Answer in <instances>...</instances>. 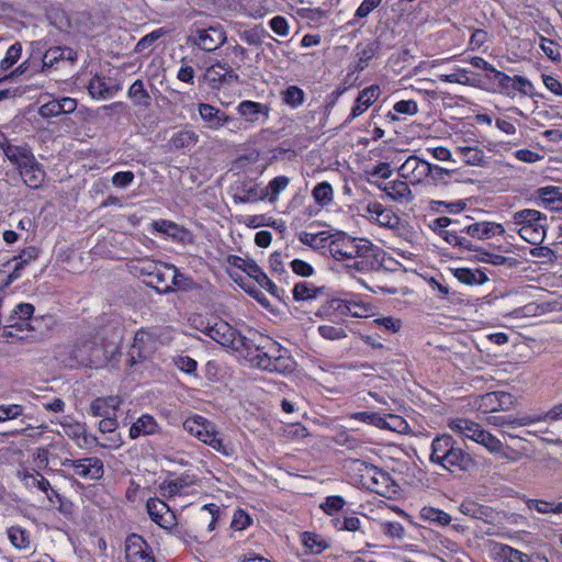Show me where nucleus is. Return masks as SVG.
<instances>
[{
  "instance_id": "38",
  "label": "nucleus",
  "mask_w": 562,
  "mask_h": 562,
  "mask_svg": "<svg viewBox=\"0 0 562 562\" xmlns=\"http://www.w3.org/2000/svg\"><path fill=\"white\" fill-rule=\"evenodd\" d=\"M322 291L307 282H299L294 285L292 293L295 301L313 300Z\"/></svg>"
},
{
  "instance_id": "63",
  "label": "nucleus",
  "mask_w": 562,
  "mask_h": 562,
  "mask_svg": "<svg viewBox=\"0 0 562 562\" xmlns=\"http://www.w3.org/2000/svg\"><path fill=\"white\" fill-rule=\"evenodd\" d=\"M540 47L548 58L551 60H560V47L555 42L546 37H541Z\"/></svg>"
},
{
  "instance_id": "9",
  "label": "nucleus",
  "mask_w": 562,
  "mask_h": 562,
  "mask_svg": "<svg viewBox=\"0 0 562 562\" xmlns=\"http://www.w3.org/2000/svg\"><path fill=\"white\" fill-rule=\"evenodd\" d=\"M69 366L93 367L101 362V349L92 341L76 345L69 353Z\"/></svg>"
},
{
  "instance_id": "36",
  "label": "nucleus",
  "mask_w": 562,
  "mask_h": 562,
  "mask_svg": "<svg viewBox=\"0 0 562 562\" xmlns=\"http://www.w3.org/2000/svg\"><path fill=\"white\" fill-rule=\"evenodd\" d=\"M420 518L426 521L436 522L439 526H447L451 521V517L446 512L435 507H423Z\"/></svg>"
},
{
  "instance_id": "52",
  "label": "nucleus",
  "mask_w": 562,
  "mask_h": 562,
  "mask_svg": "<svg viewBox=\"0 0 562 562\" xmlns=\"http://www.w3.org/2000/svg\"><path fill=\"white\" fill-rule=\"evenodd\" d=\"M389 229L393 231L395 235L407 239L411 236V231L405 220H402L396 214L389 215Z\"/></svg>"
},
{
  "instance_id": "31",
  "label": "nucleus",
  "mask_w": 562,
  "mask_h": 562,
  "mask_svg": "<svg viewBox=\"0 0 562 562\" xmlns=\"http://www.w3.org/2000/svg\"><path fill=\"white\" fill-rule=\"evenodd\" d=\"M299 240L306 246H310L313 249H323L328 247L331 237L326 232L321 233H308L301 232L299 234Z\"/></svg>"
},
{
  "instance_id": "10",
  "label": "nucleus",
  "mask_w": 562,
  "mask_h": 562,
  "mask_svg": "<svg viewBox=\"0 0 562 562\" xmlns=\"http://www.w3.org/2000/svg\"><path fill=\"white\" fill-rule=\"evenodd\" d=\"M125 559L126 562H156L146 540L136 533L125 540Z\"/></svg>"
},
{
  "instance_id": "29",
  "label": "nucleus",
  "mask_w": 562,
  "mask_h": 562,
  "mask_svg": "<svg viewBox=\"0 0 562 562\" xmlns=\"http://www.w3.org/2000/svg\"><path fill=\"white\" fill-rule=\"evenodd\" d=\"M378 87H369L359 94L351 109L349 121L361 115L372 104V102L378 98Z\"/></svg>"
},
{
  "instance_id": "57",
  "label": "nucleus",
  "mask_w": 562,
  "mask_h": 562,
  "mask_svg": "<svg viewBox=\"0 0 562 562\" xmlns=\"http://www.w3.org/2000/svg\"><path fill=\"white\" fill-rule=\"evenodd\" d=\"M21 53L22 46L20 43L11 45L5 53V56L0 61V68L7 70L12 67L20 59Z\"/></svg>"
},
{
  "instance_id": "18",
  "label": "nucleus",
  "mask_w": 562,
  "mask_h": 562,
  "mask_svg": "<svg viewBox=\"0 0 562 562\" xmlns=\"http://www.w3.org/2000/svg\"><path fill=\"white\" fill-rule=\"evenodd\" d=\"M173 269V265L161 262L158 268L155 270L147 284L154 289H156L159 293H170L173 291V288L168 283L170 279V270Z\"/></svg>"
},
{
  "instance_id": "50",
  "label": "nucleus",
  "mask_w": 562,
  "mask_h": 562,
  "mask_svg": "<svg viewBox=\"0 0 562 562\" xmlns=\"http://www.w3.org/2000/svg\"><path fill=\"white\" fill-rule=\"evenodd\" d=\"M23 482L29 487H37L44 493H47L50 490V483L47 479H45L40 472L35 473H24Z\"/></svg>"
},
{
  "instance_id": "45",
  "label": "nucleus",
  "mask_w": 562,
  "mask_h": 562,
  "mask_svg": "<svg viewBox=\"0 0 562 562\" xmlns=\"http://www.w3.org/2000/svg\"><path fill=\"white\" fill-rule=\"evenodd\" d=\"M169 508L170 507L164 501L157 497H151L146 503L147 513L150 519L156 524L162 517L164 514L169 512Z\"/></svg>"
},
{
  "instance_id": "46",
  "label": "nucleus",
  "mask_w": 562,
  "mask_h": 562,
  "mask_svg": "<svg viewBox=\"0 0 562 562\" xmlns=\"http://www.w3.org/2000/svg\"><path fill=\"white\" fill-rule=\"evenodd\" d=\"M391 362L397 367L392 368V371H394L393 379L395 383L401 386V383L405 382L408 376H411L407 369V359L404 355H396V359H393Z\"/></svg>"
},
{
  "instance_id": "39",
  "label": "nucleus",
  "mask_w": 562,
  "mask_h": 562,
  "mask_svg": "<svg viewBox=\"0 0 562 562\" xmlns=\"http://www.w3.org/2000/svg\"><path fill=\"white\" fill-rule=\"evenodd\" d=\"M357 307H359L357 304L340 299H331L327 302V310L337 312L339 315L360 316L359 312L355 311Z\"/></svg>"
},
{
  "instance_id": "33",
  "label": "nucleus",
  "mask_w": 562,
  "mask_h": 562,
  "mask_svg": "<svg viewBox=\"0 0 562 562\" xmlns=\"http://www.w3.org/2000/svg\"><path fill=\"white\" fill-rule=\"evenodd\" d=\"M454 172V169H446L428 162V170H426V177H428L430 182L435 186L448 184L449 178Z\"/></svg>"
},
{
  "instance_id": "55",
  "label": "nucleus",
  "mask_w": 562,
  "mask_h": 562,
  "mask_svg": "<svg viewBox=\"0 0 562 562\" xmlns=\"http://www.w3.org/2000/svg\"><path fill=\"white\" fill-rule=\"evenodd\" d=\"M353 418L382 429L386 428L385 418L375 412H359L353 415Z\"/></svg>"
},
{
  "instance_id": "25",
  "label": "nucleus",
  "mask_w": 562,
  "mask_h": 562,
  "mask_svg": "<svg viewBox=\"0 0 562 562\" xmlns=\"http://www.w3.org/2000/svg\"><path fill=\"white\" fill-rule=\"evenodd\" d=\"M127 97L136 108L148 109L151 104V97L142 79L135 80L127 90Z\"/></svg>"
},
{
  "instance_id": "2",
  "label": "nucleus",
  "mask_w": 562,
  "mask_h": 562,
  "mask_svg": "<svg viewBox=\"0 0 562 562\" xmlns=\"http://www.w3.org/2000/svg\"><path fill=\"white\" fill-rule=\"evenodd\" d=\"M328 249L336 260L353 259V262L347 267L356 270H380L385 260L383 249L374 246L368 239L355 238L346 234H340L331 239Z\"/></svg>"
},
{
  "instance_id": "58",
  "label": "nucleus",
  "mask_w": 562,
  "mask_h": 562,
  "mask_svg": "<svg viewBox=\"0 0 562 562\" xmlns=\"http://www.w3.org/2000/svg\"><path fill=\"white\" fill-rule=\"evenodd\" d=\"M283 101L292 108H297L304 102V92L299 87L291 86L283 92Z\"/></svg>"
},
{
  "instance_id": "5",
  "label": "nucleus",
  "mask_w": 562,
  "mask_h": 562,
  "mask_svg": "<svg viewBox=\"0 0 562 562\" xmlns=\"http://www.w3.org/2000/svg\"><path fill=\"white\" fill-rule=\"evenodd\" d=\"M183 428L190 435L194 436L195 438H198L205 445L210 446L221 454H231V451L224 443L223 438L220 437V434L216 430L215 425L207 420L206 418L200 415L190 417L183 423Z\"/></svg>"
},
{
  "instance_id": "47",
  "label": "nucleus",
  "mask_w": 562,
  "mask_h": 562,
  "mask_svg": "<svg viewBox=\"0 0 562 562\" xmlns=\"http://www.w3.org/2000/svg\"><path fill=\"white\" fill-rule=\"evenodd\" d=\"M38 257V249L36 247H27L23 249L18 257H15L13 260L15 261L14 270L12 274L18 278L19 277V270L23 269V267L35 260Z\"/></svg>"
},
{
  "instance_id": "61",
  "label": "nucleus",
  "mask_w": 562,
  "mask_h": 562,
  "mask_svg": "<svg viewBox=\"0 0 562 562\" xmlns=\"http://www.w3.org/2000/svg\"><path fill=\"white\" fill-rule=\"evenodd\" d=\"M490 82L496 85L495 90L499 93L505 94L506 97L509 94V86L512 81V77L506 75L503 71H497Z\"/></svg>"
},
{
  "instance_id": "22",
  "label": "nucleus",
  "mask_w": 562,
  "mask_h": 562,
  "mask_svg": "<svg viewBox=\"0 0 562 562\" xmlns=\"http://www.w3.org/2000/svg\"><path fill=\"white\" fill-rule=\"evenodd\" d=\"M34 313V306L30 303L18 304L10 316L7 318V327H15L23 329L27 326V322L31 319Z\"/></svg>"
},
{
  "instance_id": "20",
  "label": "nucleus",
  "mask_w": 562,
  "mask_h": 562,
  "mask_svg": "<svg viewBox=\"0 0 562 562\" xmlns=\"http://www.w3.org/2000/svg\"><path fill=\"white\" fill-rule=\"evenodd\" d=\"M460 512L473 519L491 522L494 519V510L474 501L465 499L460 504Z\"/></svg>"
},
{
  "instance_id": "28",
  "label": "nucleus",
  "mask_w": 562,
  "mask_h": 562,
  "mask_svg": "<svg viewBox=\"0 0 562 562\" xmlns=\"http://www.w3.org/2000/svg\"><path fill=\"white\" fill-rule=\"evenodd\" d=\"M199 142V135L192 130H180L169 140L172 148L177 150H190Z\"/></svg>"
},
{
  "instance_id": "13",
  "label": "nucleus",
  "mask_w": 562,
  "mask_h": 562,
  "mask_svg": "<svg viewBox=\"0 0 562 562\" xmlns=\"http://www.w3.org/2000/svg\"><path fill=\"white\" fill-rule=\"evenodd\" d=\"M426 170H428V162L411 155L400 165L398 175L411 182H419L426 177Z\"/></svg>"
},
{
  "instance_id": "24",
  "label": "nucleus",
  "mask_w": 562,
  "mask_h": 562,
  "mask_svg": "<svg viewBox=\"0 0 562 562\" xmlns=\"http://www.w3.org/2000/svg\"><path fill=\"white\" fill-rule=\"evenodd\" d=\"M159 430V425L156 419L148 415H142L130 428L131 439H136L139 436L154 435Z\"/></svg>"
},
{
  "instance_id": "53",
  "label": "nucleus",
  "mask_w": 562,
  "mask_h": 562,
  "mask_svg": "<svg viewBox=\"0 0 562 562\" xmlns=\"http://www.w3.org/2000/svg\"><path fill=\"white\" fill-rule=\"evenodd\" d=\"M312 194L317 203L326 205L333 200V188L328 182H321L313 189Z\"/></svg>"
},
{
  "instance_id": "54",
  "label": "nucleus",
  "mask_w": 562,
  "mask_h": 562,
  "mask_svg": "<svg viewBox=\"0 0 562 562\" xmlns=\"http://www.w3.org/2000/svg\"><path fill=\"white\" fill-rule=\"evenodd\" d=\"M440 80H442L445 82L459 83V85H463V86H472V87L476 86L474 79H472L468 76L467 69H459L457 72H453V74L441 75Z\"/></svg>"
},
{
  "instance_id": "7",
  "label": "nucleus",
  "mask_w": 562,
  "mask_h": 562,
  "mask_svg": "<svg viewBox=\"0 0 562 562\" xmlns=\"http://www.w3.org/2000/svg\"><path fill=\"white\" fill-rule=\"evenodd\" d=\"M190 38L199 48L213 52L226 42V33L223 26L217 24L196 30Z\"/></svg>"
},
{
  "instance_id": "4",
  "label": "nucleus",
  "mask_w": 562,
  "mask_h": 562,
  "mask_svg": "<svg viewBox=\"0 0 562 562\" xmlns=\"http://www.w3.org/2000/svg\"><path fill=\"white\" fill-rule=\"evenodd\" d=\"M513 223L518 226L519 236L531 245H540L546 237L547 215L532 209H524L513 214Z\"/></svg>"
},
{
  "instance_id": "19",
  "label": "nucleus",
  "mask_w": 562,
  "mask_h": 562,
  "mask_svg": "<svg viewBox=\"0 0 562 562\" xmlns=\"http://www.w3.org/2000/svg\"><path fill=\"white\" fill-rule=\"evenodd\" d=\"M121 403L122 400L119 396L98 397L90 404L89 413L95 417L111 416Z\"/></svg>"
},
{
  "instance_id": "60",
  "label": "nucleus",
  "mask_w": 562,
  "mask_h": 562,
  "mask_svg": "<svg viewBox=\"0 0 562 562\" xmlns=\"http://www.w3.org/2000/svg\"><path fill=\"white\" fill-rule=\"evenodd\" d=\"M477 443L484 446L491 452H499L502 450V442L494 437L491 432L482 430Z\"/></svg>"
},
{
  "instance_id": "3",
  "label": "nucleus",
  "mask_w": 562,
  "mask_h": 562,
  "mask_svg": "<svg viewBox=\"0 0 562 562\" xmlns=\"http://www.w3.org/2000/svg\"><path fill=\"white\" fill-rule=\"evenodd\" d=\"M430 461L449 471L470 472L476 468L471 454L458 447L456 440L447 434L432 440Z\"/></svg>"
},
{
  "instance_id": "14",
  "label": "nucleus",
  "mask_w": 562,
  "mask_h": 562,
  "mask_svg": "<svg viewBox=\"0 0 562 562\" xmlns=\"http://www.w3.org/2000/svg\"><path fill=\"white\" fill-rule=\"evenodd\" d=\"M250 278H252L262 289L267 290L273 296L281 299L280 290L262 271V269L252 260H243V266H239Z\"/></svg>"
},
{
  "instance_id": "59",
  "label": "nucleus",
  "mask_w": 562,
  "mask_h": 562,
  "mask_svg": "<svg viewBox=\"0 0 562 562\" xmlns=\"http://www.w3.org/2000/svg\"><path fill=\"white\" fill-rule=\"evenodd\" d=\"M510 394L505 392H491L482 396L485 406H490L492 411L503 408V400H509Z\"/></svg>"
},
{
  "instance_id": "8",
  "label": "nucleus",
  "mask_w": 562,
  "mask_h": 562,
  "mask_svg": "<svg viewBox=\"0 0 562 562\" xmlns=\"http://www.w3.org/2000/svg\"><path fill=\"white\" fill-rule=\"evenodd\" d=\"M63 465L72 468L75 474L87 480H99L104 473L103 461L97 457L78 460L66 459Z\"/></svg>"
},
{
  "instance_id": "35",
  "label": "nucleus",
  "mask_w": 562,
  "mask_h": 562,
  "mask_svg": "<svg viewBox=\"0 0 562 562\" xmlns=\"http://www.w3.org/2000/svg\"><path fill=\"white\" fill-rule=\"evenodd\" d=\"M89 94L94 99H106L111 95V89L104 77L94 76L88 86Z\"/></svg>"
},
{
  "instance_id": "51",
  "label": "nucleus",
  "mask_w": 562,
  "mask_h": 562,
  "mask_svg": "<svg viewBox=\"0 0 562 562\" xmlns=\"http://www.w3.org/2000/svg\"><path fill=\"white\" fill-rule=\"evenodd\" d=\"M366 211L368 213V218L371 222L378 223L380 226H386V215L384 206L379 202H369Z\"/></svg>"
},
{
  "instance_id": "12",
  "label": "nucleus",
  "mask_w": 562,
  "mask_h": 562,
  "mask_svg": "<svg viewBox=\"0 0 562 562\" xmlns=\"http://www.w3.org/2000/svg\"><path fill=\"white\" fill-rule=\"evenodd\" d=\"M461 233H467L470 237L480 240L492 238L496 235H503L505 233L504 227L494 222H479L462 226Z\"/></svg>"
},
{
  "instance_id": "37",
  "label": "nucleus",
  "mask_w": 562,
  "mask_h": 562,
  "mask_svg": "<svg viewBox=\"0 0 562 562\" xmlns=\"http://www.w3.org/2000/svg\"><path fill=\"white\" fill-rule=\"evenodd\" d=\"M366 477V484L369 490L375 492L376 494L383 496V492L379 490V485L386 481V473L378 470L374 467L367 469V473L363 475Z\"/></svg>"
},
{
  "instance_id": "23",
  "label": "nucleus",
  "mask_w": 562,
  "mask_h": 562,
  "mask_svg": "<svg viewBox=\"0 0 562 562\" xmlns=\"http://www.w3.org/2000/svg\"><path fill=\"white\" fill-rule=\"evenodd\" d=\"M4 155L13 165L18 167V169L25 167L27 164H33V160L35 159L31 148L26 145L7 146Z\"/></svg>"
},
{
  "instance_id": "48",
  "label": "nucleus",
  "mask_w": 562,
  "mask_h": 562,
  "mask_svg": "<svg viewBox=\"0 0 562 562\" xmlns=\"http://www.w3.org/2000/svg\"><path fill=\"white\" fill-rule=\"evenodd\" d=\"M289 182L290 179L285 176H278L273 178L267 187V191L269 192H267L265 196H269V200L274 202L279 194L289 186Z\"/></svg>"
},
{
  "instance_id": "40",
  "label": "nucleus",
  "mask_w": 562,
  "mask_h": 562,
  "mask_svg": "<svg viewBox=\"0 0 562 562\" xmlns=\"http://www.w3.org/2000/svg\"><path fill=\"white\" fill-rule=\"evenodd\" d=\"M529 509H535L540 514H561L562 513V502L553 503L541 499H528L526 503Z\"/></svg>"
},
{
  "instance_id": "15",
  "label": "nucleus",
  "mask_w": 562,
  "mask_h": 562,
  "mask_svg": "<svg viewBox=\"0 0 562 562\" xmlns=\"http://www.w3.org/2000/svg\"><path fill=\"white\" fill-rule=\"evenodd\" d=\"M154 349V340L151 335L140 329L136 331L134 336V342L130 351V363L133 366L136 363V358H147Z\"/></svg>"
},
{
  "instance_id": "56",
  "label": "nucleus",
  "mask_w": 562,
  "mask_h": 562,
  "mask_svg": "<svg viewBox=\"0 0 562 562\" xmlns=\"http://www.w3.org/2000/svg\"><path fill=\"white\" fill-rule=\"evenodd\" d=\"M170 279H171V286H177L179 290H191L194 285V282L192 279L188 278L186 274L181 273L176 266H173V269L170 270Z\"/></svg>"
},
{
  "instance_id": "30",
  "label": "nucleus",
  "mask_w": 562,
  "mask_h": 562,
  "mask_svg": "<svg viewBox=\"0 0 562 562\" xmlns=\"http://www.w3.org/2000/svg\"><path fill=\"white\" fill-rule=\"evenodd\" d=\"M453 277L467 285L483 284L488 278L479 269L457 268L452 270Z\"/></svg>"
},
{
  "instance_id": "26",
  "label": "nucleus",
  "mask_w": 562,
  "mask_h": 562,
  "mask_svg": "<svg viewBox=\"0 0 562 562\" xmlns=\"http://www.w3.org/2000/svg\"><path fill=\"white\" fill-rule=\"evenodd\" d=\"M537 194L546 207L552 211L562 210V188L553 186L539 188Z\"/></svg>"
},
{
  "instance_id": "41",
  "label": "nucleus",
  "mask_w": 562,
  "mask_h": 562,
  "mask_svg": "<svg viewBox=\"0 0 562 562\" xmlns=\"http://www.w3.org/2000/svg\"><path fill=\"white\" fill-rule=\"evenodd\" d=\"M368 181L382 191H386V162H379L371 170H367Z\"/></svg>"
},
{
  "instance_id": "17",
  "label": "nucleus",
  "mask_w": 562,
  "mask_h": 562,
  "mask_svg": "<svg viewBox=\"0 0 562 562\" xmlns=\"http://www.w3.org/2000/svg\"><path fill=\"white\" fill-rule=\"evenodd\" d=\"M449 428L460 435L462 438H468L476 442L483 428L475 422L465 418H456L450 420Z\"/></svg>"
},
{
  "instance_id": "44",
  "label": "nucleus",
  "mask_w": 562,
  "mask_h": 562,
  "mask_svg": "<svg viewBox=\"0 0 562 562\" xmlns=\"http://www.w3.org/2000/svg\"><path fill=\"white\" fill-rule=\"evenodd\" d=\"M502 419L499 424L502 426L507 427L508 429H515L517 427L527 426L537 422L547 420L548 418L544 417V414L537 415V416H522L519 418H507V417H499Z\"/></svg>"
},
{
  "instance_id": "34",
  "label": "nucleus",
  "mask_w": 562,
  "mask_h": 562,
  "mask_svg": "<svg viewBox=\"0 0 562 562\" xmlns=\"http://www.w3.org/2000/svg\"><path fill=\"white\" fill-rule=\"evenodd\" d=\"M509 88V94L507 97L513 99L515 98L516 92L521 97L531 95L533 86L526 77L516 75L512 77Z\"/></svg>"
},
{
  "instance_id": "62",
  "label": "nucleus",
  "mask_w": 562,
  "mask_h": 562,
  "mask_svg": "<svg viewBox=\"0 0 562 562\" xmlns=\"http://www.w3.org/2000/svg\"><path fill=\"white\" fill-rule=\"evenodd\" d=\"M318 333L323 338L330 340H338L347 336L342 327L331 325L319 326Z\"/></svg>"
},
{
  "instance_id": "16",
  "label": "nucleus",
  "mask_w": 562,
  "mask_h": 562,
  "mask_svg": "<svg viewBox=\"0 0 562 562\" xmlns=\"http://www.w3.org/2000/svg\"><path fill=\"white\" fill-rule=\"evenodd\" d=\"M198 110L205 127L210 130L217 131L229 121V116L225 112L209 103H199Z\"/></svg>"
},
{
  "instance_id": "21",
  "label": "nucleus",
  "mask_w": 562,
  "mask_h": 562,
  "mask_svg": "<svg viewBox=\"0 0 562 562\" xmlns=\"http://www.w3.org/2000/svg\"><path fill=\"white\" fill-rule=\"evenodd\" d=\"M19 171L27 187L32 189H38L42 187L46 173L36 158L33 160V164H27L25 167L19 169Z\"/></svg>"
},
{
  "instance_id": "27",
  "label": "nucleus",
  "mask_w": 562,
  "mask_h": 562,
  "mask_svg": "<svg viewBox=\"0 0 562 562\" xmlns=\"http://www.w3.org/2000/svg\"><path fill=\"white\" fill-rule=\"evenodd\" d=\"M237 111L240 116L252 123L259 120V115H263L266 119L269 115V108L266 104L249 100L241 101Z\"/></svg>"
},
{
  "instance_id": "64",
  "label": "nucleus",
  "mask_w": 562,
  "mask_h": 562,
  "mask_svg": "<svg viewBox=\"0 0 562 562\" xmlns=\"http://www.w3.org/2000/svg\"><path fill=\"white\" fill-rule=\"evenodd\" d=\"M409 430V426L407 422L394 414H389V431L396 432L398 435L407 434Z\"/></svg>"
},
{
  "instance_id": "11",
  "label": "nucleus",
  "mask_w": 562,
  "mask_h": 562,
  "mask_svg": "<svg viewBox=\"0 0 562 562\" xmlns=\"http://www.w3.org/2000/svg\"><path fill=\"white\" fill-rule=\"evenodd\" d=\"M75 60H77V53L72 48L66 46L50 47L42 57V69L59 68L61 64H72Z\"/></svg>"
},
{
  "instance_id": "43",
  "label": "nucleus",
  "mask_w": 562,
  "mask_h": 562,
  "mask_svg": "<svg viewBox=\"0 0 562 562\" xmlns=\"http://www.w3.org/2000/svg\"><path fill=\"white\" fill-rule=\"evenodd\" d=\"M462 160L469 166H482L484 164L483 150L475 147H459L458 148Z\"/></svg>"
},
{
  "instance_id": "32",
  "label": "nucleus",
  "mask_w": 562,
  "mask_h": 562,
  "mask_svg": "<svg viewBox=\"0 0 562 562\" xmlns=\"http://www.w3.org/2000/svg\"><path fill=\"white\" fill-rule=\"evenodd\" d=\"M10 542L19 550H29L31 548V536L27 530L12 526L8 529Z\"/></svg>"
},
{
  "instance_id": "1",
  "label": "nucleus",
  "mask_w": 562,
  "mask_h": 562,
  "mask_svg": "<svg viewBox=\"0 0 562 562\" xmlns=\"http://www.w3.org/2000/svg\"><path fill=\"white\" fill-rule=\"evenodd\" d=\"M200 330L221 346L238 352L258 369L289 374L295 368L289 350L270 337L257 333L252 337L243 336L231 324L217 318L207 322Z\"/></svg>"
},
{
  "instance_id": "49",
  "label": "nucleus",
  "mask_w": 562,
  "mask_h": 562,
  "mask_svg": "<svg viewBox=\"0 0 562 562\" xmlns=\"http://www.w3.org/2000/svg\"><path fill=\"white\" fill-rule=\"evenodd\" d=\"M168 33L169 31L164 27L150 32L149 34L145 35L138 41V43L135 46V52L142 53L146 49H149L157 40H159Z\"/></svg>"
},
{
  "instance_id": "6",
  "label": "nucleus",
  "mask_w": 562,
  "mask_h": 562,
  "mask_svg": "<svg viewBox=\"0 0 562 562\" xmlns=\"http://www.w3.org/2000/svg\"><path fill=\"white\" fill-rule=\"evenodd\" d=\"M203 81L213 90H218L224 83L238 82L239 76L234 67L227 61H217L206 68L203 75Z\"/></svg>"
},
{
  "instance_id": "42",
  "label": "nucleus",
  "mask_w": 562,
  "mask_h": 562,
  "mask_svg": "<svg viewBox=\"0 0 562 562\" xmlns=\"http://www.w3.org/2000/svg\"><path fill=\"white\" fill-rule=\"evenodd\" d=\"M411 190L406 182L393 180L389 182V199L409 201Z\"/></svg>"
}]
</instances>
